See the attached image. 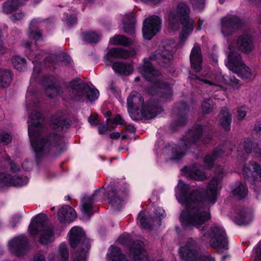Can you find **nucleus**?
Returning a JSON list of instances; mask_svg holds the SVG:
<instances>
[{"label": "nucleus", "instance_id": "ea45409f", "mask_svg": "<svg viewBox=\"0 0 261 261\" xmlns=\"http://www.w3.org/2000/svg\"><path fill=\"white\" fill-rule=\"evenodd\" d=\"M206 85V88H209L212 91H219L222 89V87L217 83H214L207 80H199Z\"/></svg>", "mask_w": 261, "mask_h": 261}, {"label": "nucleus", "instance_id": "39448f33", "mask_svg": "<svg viewBox=\"0 0 261 261\" xmlns=\"http://www.w3.org/2000/svg\"><path fill=\"white\" fill-rule=\"evenodd\" d=\"M202 130L201 125L195 126L182 139L180 146L174 147L170 144L166 145L163 149V153L169 155L172 159H179L184 155L189 146L201 140Z\"/></svg>", "mask_w": 261, "mask_h": 261}, {"label": "nucleus", "instance_id": "0e129e2a", "mask_svg": "<svg viewBox=\"0 0 261 261\" xmlns=\"http://www.w3.org/2000/svg\"><path fill=\"white\" fill-rule=\"evenodd\" d=\"M198 261H215V259L212 256L206 254L202 256H200Z\"/></svg>", "mask_w": 261, "mask_h": 261}, {"label": "nucleus", "instance_id": "f03ea898", "mask_svg": "<svg viewBox=\"0 0 261 261\" xmlns=\"http://www.w3.org/2000/svg\"><path fill=\"white\" fill-rule=\"evenodd\" d=\"M42 115L36 112L31 114L28 120V134L30 142L34 151L36 156L39 158L48 151L50 145L59 148L62 147L64 144V139L62 137L54 134L49 137V143L45 141L40 135V128L42 126Z\"/></svg>", "mask_w": 261, "mask_h": 261}, {"label": "nucleus", "instance_id": "5fc2aeb1", "mask_svg": "<svg viewBox=\"0 0 261 261\" xmlns=\"http://www.w3.org/2000/svg\"><path fill=\"white\" fill-rule=\"evenodd\" d=\"M155 213L156 217L160 219H161V218H164L166 216L165 211L162 207H157L155 209Z\"/></svg>", "mask_w": 261, "mask_h": 261}, {"label": "nucleus", "instance_id": "9b49d317", "mask_svg": "<svg viewBox=\"0 0 261 261\" xmlns=\"http://www.w3.org/2000/svg\"><path fill=\"white\" fill-rule=\"evenodd\" d=\"M69 87L72 90V98L75 100H83L87 98L90 101L96 100L99 95V91L96 88H92L79 80L70 82Z\"/></svg>", "mask_w": 261, "mask_h": 261}, {"label": "nucleus", "instance_id": "58836bf2", "mask_svg": "<svg viewBox=\"0 0 261 261\" xmlns=\"http://www.w3.org/2000/svg\"><path fill=\"white\" fill-rule=\"evenodd\" d=\"M12 63L14 67L19 71L23 70L25 67V60L19 56H14L12 59Z\"/></svg>", "mask_w": 261, "mask_h": 261}, {"label": "nucleus", "instance_id": "a211bd4d", "mask_svg": "<svg viewBox=\"0 0 261 261\" xmlns=\"http://www.w3.org/2000/svg\"><path fill=\"white\" fill-rule=\"evenodd\" d=\"M127 193L126 190L112 189L107 193L109 203L115 209L119 210L124 205V199Z\"/></svg>", "mask_w": 261, "mask_h": 261}, {"label": "nucleus", "instance_id": "c9c22d12", "mask_svg": "<svg viewBox=\"0 0 261 261\" xmlns=\"http://www.w3.org/2000/svg\"><path fill=\"white\" fill-rule=\"evenodd\" d=\"M68 122L60 118L59 119L53 118L51 120V126L56 130H61L67 127Z\"/></svg>", "mask_w": 261, "mask_h": 261}, {"label": "nucleus", "instance_id": "774afa93", "mask_svg": "<svg viewBox=\"0 0 261 261\" xmlns=\"http://www.w3.org/2000/svg\"><path fill=\"white\" fill-rule=\"evenodd\" d=\"M33 261H46L45 256L42 254H37L36 255Z\"/></svg>", "mask_w": 261, "mask_h": 261}, {"label": "nucleus", "instance_id": "2eb2a0df", "mask_svg": "<svg viewBox=\"0 0 261 261\" xmlns=\"http://www.w3.org/2000/svg\"><path fill=\"white\" fill-rule=\"evenodd\" d=\"M199 246L195 241L189 239L179 249L181 258L185 260L193 261L198 257Z\"/></svg>", "mask_w": 261, "mask_h": 261}, {"label": "nucleus", "instance_id": "412c9836", "mask_svg": "<svg viewBox=\"0 0 261 261\" xmlns=\"http://www.w3.org/2000/svg\"><path fill=\"white\" fill-rule=\"evenodd\" d=\"M190 62L191 67L196 72L199 71L201 69L202 57L200 46L195 44L190 54Z\"/></svg>", "mask_w": 261, "mask_h": 261}, {"label": "nucleus", "instance_id": "cd10ccee", "mask_svg": "<svg viewBox=\"0 0 261 261\" xmlns=\"http://www.w3.org/2000/svg\"><path fill=\"white\" fill-rule=\"evenodd\" d=\"M219 123L226 130H228L231 122V114L227 109H223L219 115Z\"/></svg>", "mask_w": 261, "mask_h": 261}, {"label": "nucleus", "instance_id": "f3484780", "mask_svg": "<svg viewBox=\"0 0 261 261\" xmlns=\"http://www.w3.org/2000/svg\"><path fill=\"white\" fill-rule=\"evenodd\" d=\"M243 172L247 180L252 184H255L261 179V167L254 161H250L245 166Z\"/></svg>", "mask_w": 261, "mask_h": 261}, {"label": "nucleus", "instance_id": "09e8293b", "mask_svg": "<svg viewBox=\"0 0 261 261\" xmlns=\"http://www.w3.org/2000/svg\"><path fill=\"white\" fill-rule=\"evenodd\" d=\"M12 140L11 136L8 133H3L0 134V143H3L4 144L9 143Z\"/></svg>", "mask_w": 261, "mask_h": 261}, {"label": "nucleus", "instance_id": "c756f323", "mask_svg": "<svg viewBox=\"0 0 261 261\" xmlns=\"http://www.w3.org/2000/svg\"><path fill=\"white\" fill-rule=\"evenodd\" d=\"M22 5L23 3L20 0H8L4 4L3 12L6 14L13 13Z\"/></svg>", "mask_w": 261, "mask_h": 261}, {"label": "nucleus", "instance_id": "5701e85b", "mask_svg": "<svg viewBox=\"0 0 261 261\" xmlns=\"http://www.w3.org/2000/svg\"><path fill=\"white\" fill-rule=\"evenodd\" d=\"M139 72L147 80L153 81L152 78L159 75V72L154 69L149 61L145 60L144 64L139 68Z\"/></svg>", "mask_w": 261, "mask_h": 261}, {"label": "nucleus", "instance_id": "ddd939ff", "mask_svg": "<svg viewBox=\"0 0 261 261\" xmlns=\"http://www.w3.org/2000/svg\"><path fill=\"white\" fill-rule=\"evenodd\" d=\"M221 32L224 36L232 35L239 30L242 22L236 15L227 14L221 19Z\"/></svg>", "mask_w": 261, "mask_h": 261}, {"label": "nucleus", "instance_id": "f8f14e48", "mask_svg": "<svg viewBox=\"0 0 261 261\" xmlns=\"http://www.w3.org/2000/svg\"><path fill=\"white\" fill-rule=\"evenodd\" d=\"M175 51V45L173 42L166 43L160 46L155 54L149 57V59L151 61L156 60L160 64L165 66L169 63Z\"/></svg>", "mask_w": 261, "mask_h": 261}, {"label": "nucleus", "instance_id": "e433bc0d", "mask_svg": "<svg viewBox=\"0 0 261 261\" xmlns=\"http://www.w3.org/2000/svg\"><path fill=\"white\" fill-rule=\"evenodd\" d=\"M152 222L150 218L146 217L144 213L140 212L138 216V222L144 228H149L151 227V222Z\"/></svg>", "mask_w": 261, "mask_h": 261}, {"label": "nucleus", "instance_id": "473e14b6", "mask_svg": "<svg viewBox=\"0 0 261 261\" xmlns=\"http://www.w3.org/2000/svg\"><path fill=\"white\" fill-rule=\"evenodd\" d=\"M253 144L249 139H245L243 142L240 143L238 148V155L243 153H249L253 151Z\"/></svg>", "mask_w": 261, "mask_h": 261}, {"label": "nucleus", "instance_id": "79ce46f5", "mask_svg": "<svg viewBox=\"0 0 261 261\" xmlns=\"http://www.w3.org/2000/svg\"><path fill=\"white\" fill-rule=\"evenodd\" d=\"M119 47L113 48L110 49L106 55L105 59L110 61L111 58H119Z\"/></svg>", "mask_w": 261, "mask_h": 261}, {"label": "nucleus", "instance_id": "680f3d73", "mask_svg": "<svg viewBox=\"0 0 261 261\" xmlns=\"http://www.w3.org/2000/svg\"><path fill=\"white\" fill-rule=\"evenodd\" d=\"M230 81L232 83V85H234L236 88H238L240 86L239 80L234 76H230Z\"/></svg>", "mask_w": 261, "mask_h": 261}, {"label": "nucleus", "instance_id": "49530a36", "mask_svg": "<svg viewBox=\"0 0 261 261\" xmlns=\"http://www.w3.org/2000/svg\"><path fill=\"white\" fill-rule=\"evenodd\" d=\"M35 22V20H33L30 24V31L29 32V37L31 39L38 40L41 38V34L39 31H34L32 30L33 28V23Z\"/></svg>", "mask_w": 261, "mask_h": 261}, {"label": "nucleus", "instance_id": "4468645a", "mask_svg": "<svg viewBox=\"0 0 261 261\" xmlns=\"http://www.w3.org/2000/svg\"><path fill=\"white\" fill-rule=\"evenodd\" d=\"M161 20L156 16H151L143 22L142 32L145 39L150 40L160 30Z\"/></svg>", "mask_w": 261, "mask_h": 261}, {"label": "nucleus", "instance_id": "a19ab883", "mask_svg": "<svg viewBox=\"0 0 261 261\" xmlns=\"http://www.w3.org/2000/svg\"><path fill=\"white\" fill-rule=\"evenodd\" d=\"M213 102L210 99L204 100L201 105L202 110L204 113H209L213 110Z\"/></svg>", "mask_w": 261, "mask_h": 261}, {"label": "nucleus", "instance_id": "6e6d98bb", "mask_svg": "<svg viewBox=\"0 0 261 261\" xmlns=\"http://www.w3.org/2000/svg\"><path fill=\"white\" fill-rule=\"evenodd\" d=\"M110 121H111L113 124H115L122 125L124 123V120L122 118L120 115H117L113 120H111Z\"/></svg>", "mask_w": 261, "mask_h": 261}, {"label": "nucleus", "instance_id": "f257e3e1", "mask_svg": "<svg viewBox=\"0 0 261 261\" xmlns=\"http://www.w3.org/2000/svg\"><path fill=\"white\" fill-rule=\"evenodd\" d=\"M218 174L208 184L202 197L199 192L179 180L175 189L178 201L185 206L180 214L179 220L185 228L200 227L211 218L210 206L217 200L218 191L221 189V181L225 174L222 168H219Z\"/></svg>", "mask_w": 261, "mask_h": 261}, {"label": "nucleus", "instance_id": "20e7f679", "mask_svg": "<svg viewBox=\"0 0 261 261\" xmlns=\"http://www.w3.org/2000/svg\"><path fill=\"white\" fill-rule=\"evenodd\" d=\"M128 112L134 119L138 116H143L151 119L160 113L162 110L156 105L144 104L141 95L136 91H133L127 99Z\"/></svg>", "mask_w": 261, "mask_h": 261}, {"label": "nucleus", "instance_id": "7c9ffc66", "mask_svg": "<svg viewBox=\"0 0 261 261\" xmlns=\"http://www.w3.org/2000/svg\"><path fill=\"white\" fill-rule=\"evenodd\" d=\"M123 29L127 33H134L135 31V19L132 13L125 15L123 19Z\"/></svg>", "mask_w": 261, "mask_h": 261}, {"label": "nucleus", "instance_id": "4c0bfd02", "mask_svg": "<svg viewBox=\"0 0 261 261\" xmlns=\"http://www.w3.org/2000/svg\"><path fill=\"white\" fill-rule=\"evenodd\" d=\"M82 37L84 40L89 43L96 42L99 39V35L93 32L83 33Z\"/></svg>", "mask_w": 261, "mask_h": 261}, {"label": "nucleus", "instance_id": "3c124183", "mask_svg": "<svg viewBox=\"0 0 261 261\" xmlns=\"http://www.w3.org/2000/svg\"><path fill=\"white\" fill-rule=\"evenodd\" d=\"M11 180L10 177L6 174L4 173L0 174V185H2V186L8 184L10 182Z\"/></svg>", "mask_w": 261, "mask_h": 261}, {"label": "nucleus", "instance_id": "423d86ee", "mask_svg": "<svg viewBox=\"0 0 261 261\" xmlns=\"http://www.w3.org/2000/svg\"><path fill=\"white\" fill-rule=\"evenodd\" d=\"M129 256L133 261H149L147 253L144 249V244L141 241H136L129 248ZM108 261H132L125 258L120 248L112 246L107 253Z\"/></svg>", "mask_w": 261, "mask_h": 261}, {"label": "nucleus", "instance_id": "13d9d810", "mask_svg": "<svg viewBox=\"0 0 261 261\" xmlns=\"http://www.w3.org/2000/svg\"><path fill=\"white\" fill-rule=\"evenodd\" d=\"M8 162L10 165L11 170L13 172H16L19 171V167L14 162H10L9 159H8Z\"/></svg>", "mask_w": 261, "mask_h": 261}, {"label": "nucleus", "instance_id": "dca6fc26", "mask_svg": "<svg viewBox=\"0 0 261 261\" xmlns=\"http://www.w3.org/2000/svg\"><path fill=\"white\" fill-rule=\"evenodd\" d=\"M103 194L101 189L96 190L91 196H85L81 200V210L88 218L93 214L94 202L100 199V194Z\"/></svg>", "mask_w": 261, "mask_h": 261}, {"label": "nucleus", "instance_id": "8fccbe9b", "mask_svg": "<svg viewBox=\"0 0 261 261\" xmlns=\"http://www.w3.org/2000/svg\"><path fill=\"white\" fill-rule=\"evenodd\" d=\"M45 91L46 95L50 97L54 96L58 92L56 88L53 85L47 86Z\"/></svg>", "mask_w": 261, "mask_h": 261}, {"label": "nucleus", "instance_id": "393cba45", "mask_svg": "<svg viewBox=\"0 0 261 261\" xmlns=\"http://www.w3.org/2000/svg\"><path fill=\"white\" fill-rule=\"evenodd\" d=\"M252 214L245 210L239 211L234 218V222L238 225H247L252 220Z\"/></svg>", "mask_w": 261, "mask_h": 261}, {"label": "nucleus", "instance_id": "b1692460", "mask_svg": "<svg viewBox=\"0 0 261 261\" xmlns=\"http://www.w3.org/2000/svg\"><path fill=\"white\" fill-rule=\"evenodd\" d=\"M59 256L55 255L54 253H50L49 255V261H68L69 257V253L67 250V246L65 244H61L58 248Z\"/></svg>", "mask_w": 261, "mask_h": 261}, {"label": "nucleus", "instance_id": "7ed1b4c3", "mask_svg": "<svg viewBox=\"0 0 261 261\" xmlns=\"http://www.w3.org/2000/svg\"><path fill=\"white\" fill-rule=\"evenodd\" d=\"M190 9L183 2H179L176 10L172 11L169 17V27L173 31L177 30L182 24L180 38L184 40L192 32L194 21L189 18Z\"/></svg>", "mask_w": 261, "mask_h": 261}, {"label": "nucleus", "instance_id": "a18cd8bd", "mask_svg": "<svg viewBox=\"0 0 261 261\" xmlns=\"http://www.w3.org/2000/svg\"><path fill=\"white\" fill-rule=\"evenodd\" d=\"M134 55L135 54L133 51H128L125 49H123L119 47V58L120 59H128L134 56Z\"/></svg>", "mask_w": 261, "mask_h": 261}, {"label": "nucleus", "instance_id": "e2e57ef3", "mask_svg": "<svg viewBox=\"0 0 261 261\" xmlns=\"http://www.w3.org/2000/svg\"><path fill=\"white\" fill-rule=\"evenodd\" d=\"M62 61L66 64H69L71 62L70 57L66 54L63 53L62 54Z\"/></svg>", "mask_w": 261, "mask_h": 261}, {"label": "nucleus", "instance_id": "bb28decb", "mask_svg": "<svg viewBox=\"0 0 261 261\" xmlns=\"http://www.w3.org/2000/svg\"><path fill=\"white\" fill-rule=\"evenodd\" d=\"M186 176L197 180H204L206 178L205 174L200 171L196 166L185 168Z\"/></svg>", "mask_w": 261, "mask_h": 261}, {"label": "nucleus", "instance_id": "0eeeda50", "mask_svg": "<svg viewBox=\"0 0 261 261\" xmlns=\"http://www.w3.org/2000/svg\"><path fill=\"white\" fill-rule=\"evenodd\" d=\"M70 243L72 248L80 247L82 250L74 253L73 261H86L87 252L90 247L89 240L80 227L74 226L69 231Z\"/></svg>", "mask_w": 261, "mask_h": 261}, {"label": "nucleus", "instance_id": "9d476101", "mask_svg": "<svg viewBox=\"0 0 261 261\" xmlns=\"http://www.w3.org/2000/svg\"><path fill=\"white\" fill-rule=\"evenodd\" d=\"M202 236L209 240L212 247L227 249V241L223 228L215 224L208 228L204 227L201 230Z\"/></svg>", "mask_w": 261, "mask_h": 261}, {"label": "nucleus", "instance_id": "c03bdc74", "mask_svg": "<svg viewBox=\"0 0 261 261\" xmlns=\"http://www.w3.org/2000/svg\"><path fill=\"white\" fill-rule=\"evenodd\" d=\"M248 111V108L245 106H242L237 109V117L239 120H242L245 117Z\"/></svg>", "mask_w": 261, "mask_h": 261}, {"label": "nucleus", "instance_id": "1a4fd4ad", "mask_svg": "<svg viewBox=\"0 0 261 261\" xmlns=\"http://www.w3.org/2000/svg\"><path fill=\"white\" fill-rule=\"evenodd\" d=\"M226 66L243 79H250L253 76L251 70L242 62L240 55L231 45L229 46Z\"/></svg>", "mask_w": 261, "mask_h": 261}, {"label": "nucleus", "instance_id": "bf43d9fd", "mask_svg": "<svg viewBox=\"0 0 261 261\" xmlns=\"http://www.w3.org/2000/svg\"><path fill=\"white\" fill-rule=\"evenodd\" d=\"M254 130L261 136V121H257L255 123Z\"/></svg>", "mask_w": 261, "mask_h": 261}, {"label": "nucleus", "instance_id": "de8ad7c7", "mask_svg": "<svg viewBox=\"0 0 261 261\" xmlns=\"http://www.w3.org/2000/svg\"><path fill=\"white\" fill-rule=\"evenodd\" d=\"M195 10H200L205 6V0H190Z\"/></svg>", "mask_w": 261, "mask_h": 261}, {"label": "nucleus", "instance_id": "052dcab7", "mask_svg": "<svg viewBox=\"0 0 261 261\" xmlns=\"http://www.w3.org/2000/svg\"><path fill=\"white\" fill-rule=\"evenodd\" d=\"M20 219V216L19 215L14 216L13 217H12L11 221L12 226L13 227H15L16 224L19 222Z\"/></svg>", "mask_w": 261, "mask_h": 261}, {"label": "nucleus", "instance_id": "c85d7f7f", "mask_svg": "<svg viewBox=\"0 0 261 261\" xmlns=\"http://www.w3.org/2000/svg\"><path fill=\"white\" fill-rule=\"evenodd\" d=\"M223 153L221 149H216L212 152L205 155L204 159V166L205 168L210 169L212 167L214 161L221 156Z\"/></svg>", "mask_w": 261, "mask_h": 261}, {"label": "nucleus", "instance_id": "864d4df0", "mask_svg": "<svg viewBox=\"0 0 261 261\" xmlns=\"http://www.w3.org/2000/svg\"><path fill=\"white\" fill-rule=\"evenodd\" d=\"M154 82L159 87H161L162 85L163 88L166 89V92L167 94L168 95V97H169L171 95V90L170 89V87L168 85H166V84L163 83L161 81H154Z\"/></svg>", "mask_w": 261, "mask_h": 261}, {"label": "nucleus", "instance_id": "69168bd1", "mask_svg": "<svg viewBox=\"0 0 261 261\" xmlns=\"http://www.w3.org/2000/svg\"><path fill=\"white\" fill-rule=\"evenodd\" d=\"M253 152L257 158L261 159V148L259 147H253Z\"/></svg>", "mask_w": 261, "mask_h": 261}, {"label": "nucleus", "instance_id": "6e6552de", "mask_svg": "<svg viewBox=\"0 0 261 261\" xmlns=\"http://www.w3.org/2000/svg\"><path fill=\"white\" fill-rule=\"evenodd\" d=\"M47 217L45 215L39 214L31 221L29 226V231L33 236L40 233V242L46 244L54 240V230L51 226L46 225Z\"/></svg>", "mask_w": 261, "mask_h": 261}, {"label": "nucleus", "instance_id": "4be33fe9", "mask_svg": "<svg viewBox=\"0 0 261 261\" xmlns=\"http://www.w3.org/2000/svg\"><path fill=\"white\" fill-rule=\"evenodd\" d=\"M60 221L62 222H70L77 217L75 210L69 205L63 206L58 211Z\"/></svg>", "mask_w": 261, "mask_h": 261}, {"label": "nucleus", "instance_id": "f704fd0d", "mask_svg": "<svg viewBox=\"0 0 261 261\" xmlns=\"http://www.w3.org/2000/svg\"><path fill=\"white\" fill-rule=\"evenodd\" d=\"M233 194L239 198H244L248 193V189L246 185L239 183L232 191Z\"/></svg>", "mask_w": 261, "mask_h": 261}, {"label": "nucleus", "instance_id": "a878e982", "mask_svg": "<svg viewBox=\"0 0 261 261\" xmlns=\"http://www.w3.org/2000/svg\"><path fill=\"white\" fill-rule=\"evenodd\" d=\"M112 68L117 73L122 75H129L133 71V68L130 64H125L122 62H115L113 64Z\"/></svg>", "mask_w": 261, "mask_h": 261}, {"label": "nucleus", "instance_id": "603ef678", "mask_svg": "<svg viewBox=\"0 0 261 261\" xmlns=\"http://www.w3.org/2000/svg\"><path fill=\"white\" fill-rule=\"evenodd\" d=\"M110 120H111L110 119H109V118L107 119L106 120V122L107 123V125H101L98 127V132H99V134H104L105 132H106L107 131L110 129L108 125V124L109 123V121H110Z\"/></svg>", "mask_w": 261, "mask_h": 261}, {"label": "nucleus", "instance_id": "6ab92c4d", "mask_svg": "<svg viewBox=\"0 0 261 261\" xmlns=\"http://www.w3.org/2000/svg\"><path fill=\"white\" fill-rule=\"evenodd\" d=\"M27 239L24 236H20L12 240L9 243V248L11 252L18 256L23 254L25 250Z\"/></svg>", "mask_w": 261, "mask_h": 261}, {"label": "nucleus", "instance_id": "72a5a7b5", "mask_svg": "<svg viewBox=\"0 0 261 261\" xmlns=\"http://www.w3.org/2000/svg\"><path fill=\"white\" fill-rule=\"evenodd\" d=\"M109 43L112 45H127L130 44V40L122 35H116L110 39Z\"/></svg>", "mask_w": 261, "mask_h": 261}, {"label": "nucleus", "instance_id": "338daca9", "mask_svg": "<svg viewBox=\"0 0 261 261\" xmlns=\"http://www.w3.org/2000/svg\"><path fill=\"white\" fill-rule=\"evenodd\" d=\"M76 22V19L74 16H70L67 19V23L68 26H71Z\"/></svg>", "mask_w": 261, "mask_h": 261}, {"label": "nucleus", "instance_id": "aec40b11", "mask_svg": "<svg viewBox=\"0 0 261 261\" xmlns=\"http://www.w3.org/2000/svg\"><path fill=\"white\" fill-rule=\"evenodd\" d=\"M237 45L239 50L248 53L254 48L251 36L248 34L240 36L237 40Z\"/></svg>", "mask_w": 261, "mask_h": 261}, {"label": "nucleus", "instance_id": "2f4dec72", "mask_svg": "<svg viewBox=\"0 0 261 261\" xmlns=\"http://www.w3.org/2000/svg\"><path fill=\"white\" fill-rule=\"evenodd\" d=\"M12 81V73L10 70H2L0 68V87H8Z\"/></svg>", "mask_w": 261, "mask_h": 261}, {"label": "nucleus", "instance_id": "4d7b16f0", "mask_svg": "<svg viewBox=\"0 0 261 261\" xmlns=\"http://www.w3.org/2000/svg\"><path fill=\"white\" fill-rule=\"evenodd\" d=\"M24 17V14L22 12H18L13 14L11 19L12 21L19 20Z\"/></svg>", "mask_w": 261, "mask_h": 261}, {"label": "nucleus", "instance_id": "37998d69", "mask_svg": "<svg viewBox=\"0 0 261 261\" xmlns=\"http://www.w3.org/2000/svg\"><path fill=\"white\" fill-rule=\"evenodd\" d=\"M12 182L15 186H22L28 182V178L25 176H17L13 179Z\"/></svg>", "mask_w": 261, "mask_h": 261}]
</instances>
